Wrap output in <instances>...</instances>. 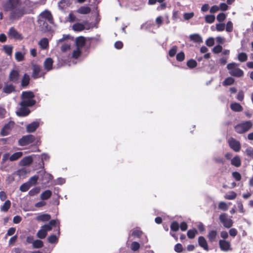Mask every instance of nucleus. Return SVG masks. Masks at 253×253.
Segmentation results:
<instances>
[{
  "label": "nucleus",
  "instance_id": "obj_1",
  "mask_svg": "<svg viewBox=\"0 0 253 253\" xmlns=\"http://www.w3.org/2000/svg\"><path fill=\"white\" fill-rule=\"evenodd\" d=\"M21 0H4L1 6L4 12H9V19L10 20H18L26 13L25 9L21 7Z\"/></svg>",
  "mask_w": 253,
  "mask_h": 253
},
{
  "label": "nucleus",
  "instance_id": "obj_2",
  "mask_svg": "<svg viewBox=\"0 0 253 253\" xmlns=\"http://www.w3.org/2000/svg\"><path fill=\"white\" fill-rule=\"evenodd\" d=\"M41 143L40 138L36 137L32 134L24 135L18 141V145L20 146H25L31 144L39 146Z\"/></svg>",
  "mask_w": 253,
  "mask_h": 253
},
{
  "label": "nucleus",
  "instance_id": "obj_3",
  "mask_svg": "<svg viewBox=\"0 0 253 253\" xmlns=\"http://www.w3.org/2000/svg\"><path fill=\"white\" fill-rule=\"evenodd\" d=\"M238 67V64L235 62H232L228 64L226 68L229 71V74L231 76L241 78L244 76V73L243 71Z\"/></svg>",
  "mask_w": 253,
  "mask_h": 253
},
{
  "label": "nucleus",
  "instance_id": "obj_4",
  "mask_svg": "<svg viewBox=\"0 0 253 253\" xmlns=\"http://www.w3.org/2000/svg\"><path fill=\"white\" fill-rule=\"evenodd\" d=\"M20 79V70L16 68L11 69L8 76V81L12 84H17L19 83Z\"/></svg>",
  "mask_w": 253,
  "mask_h": 253
},
{
  "label": "nucleus",
  "instance_id": "obj_5",
  "mask_svg": "<svg viewBox=\"0 0 253 253\" xmlns=\"http://www.w3.org/2000/svg\"><path fill=\"white\" fill-rule=\"evenodd\" d=\"M252 126V123L251 121L245 122L237 125L235 127V130L238 133H243L248 131Z\"/></svg>",
  "mask_w": 253,
  "mask_h": 253
},
{
  "label": "nucleus",
  "instance_id": "obj_6",
  "mask_svg": "<svg viewBox=\"0 0 253 253\" xmlns=\"http://www.w3.org/2000/svg\"><path fill=\"white\" fill-rule=\"evenodd\" d=\"M8 38L10 39H14L17 41H21L23 39V36L14 27L9 28L8 32Z\"/></svg>",
  "mask_w": 253,
  "mask_h": 253
},
{
  "label": "nucleus",
  "instance_id": "obj_7",
  "mask_svg": "<svg viewBox=\"0 0 253 253\" xmlns=\"http://www.w3.org/2000/svg\"><path fill=\"white\" fill-rule=\"evenodd\" d=\"M219 219L225 227L229 228L232 226L233 221L230 218L227 217V215L226 213L221 214L219 215Z\"/></svg>",
  "mask_w": 253,
  "mask_h": 253
},
{
  "label": "nucleus",
  "instance_id": "obj_8",
  "mask_svg": "<svg viewBox=\"0 0 253 253\" xmlns=\"http://www.w3.org/2000/svg\"><path fill=\"white\" fill-rule=\"evenodd\" d=\"M228 143L229 147L235 152H239L241 146L240 142L233 137H231L228 139Z\"/></svg>",
  "mask_w": 253,
  "mask_h": 253
},
{
  "label": "nucleus",
  "instance_id": "obj_9",
  "mask_svg": "<svg viewBox=\"0 0 253 253\" xmlns=\"http://www.w3.org/2000/svg\"><path fill=\"white\" fill-rule=\"evenodd\" d=\"M14 84L11 83H4V86L2 88V92L7 94H9L12 92L16 91V86L14 85Z\"/></svg>",
  "mask_w": 253,
  "mask_h": 253
},
{
  "label": "nucleus",
  "instance_id": "obj_10",
  "mask_svg": "<svg viewBox=\"0 0 253 253\" xmlns=\"http://www.w3.org/2000/svg\"><path fill=\"white\" fill-rule=\"evenodd\" d=\"M42 69L40 65L34 64L33 65V73L32 77L34 79H38L42 77L44 74H41Z\"/></svg>",
  "mask_w": 253,
  "mask_h": 253
},
{
  "label": "nucleus",
  "instance_id": "obj_11",
  "mask_svg": "<svg viewBox=\"0 0 253 253\" xmlns=\"http://www.w3.org/2000/svg\"><path fill=\"white\" fill-rule=\"evenodd\" d=\"M219 246L220 250L223 252L232 250L230 243L225 240H220L219 241Z\"/></svg>",
  "mask_w": 253,
  "mask_h": 253
},
{
  "label": "nucleus",
  "instance_id": "obj_12",
  "mask_svg": "<svg viewBox=\"0 0 253 253\" xmlns=\"http://www.w3.org/2000/svg\"><path fill=\"white\" fill-rule=\"evenodd\" d=\"M30 82V77L29 75L27 73H25L21 79V86L22 88H26L27 86L29 84Z\"/></svg>",
  "mask_w": 253,
  "mask_h": 253
},
{
  "label": "nucleus",
  "instance_id": "obj_13",
  "mask_svg": "<svg viewBox=\"0 0 253 253\" xmlns=\"http://www.w3.org/2000/svg\"><path fill=\"white\" fill-rule=\"evenodd\" d=\"M36 101L34 99H22L20 105L21 107H32L35 105Z\"/></svg>",
  "mask_w": 253,
  "mask_h": 253
},
{
  "label": "nucleus",
  "instance_id": "obj_14",
  "mask_svg": "<svg viewBox=\"0 0 253 253\" xmlns=\"http://www.w3.org/2000/svg\"><path fill=\"white\" fill-rule=\"evenodd\" d=\"M199 245L205 251H208L209 250L208 244L206 239L203 236H200L198 238Z\"/></svg>",
  "mask_w": 253,
  "mask_h": 253
},
{
  "label": "nucleus",
  "instance_id": "obj_15",
  "mask_svg": "<svg viewBox=\"0 0 253 253\" xmlns=\"http://www.w3.org/2000/svg\"><path fill=\"white\" fill-rule=\"evenodd\" d=\"M165 0H148V4L150 5H154L157 2L161 3L160 6L158 7L157 9H165L167 7V4L163 2Z\"/></svg>",
  "mask_w": 253,
  "mask_h": 253
},
{
  "label": "nucleus",
  "instance_id": "obj_16",
  "mask_svg": "<svg viewBox=\"0 0 253 253\" xmlns=\"http://www.w3.org/2000/svg\"><path fill=\"white\" fill-rule=\"evenodd\" d=\"M30 113V110L25 107H21L19 110L16 112V114L19 117H25Z\"/></svg>",
  "mask_w": 253,
  "mask_h": 253
},
{
  "label": "nucleus",
  "instance_id": "obj_17",
  "mask_svg": "<svg viewBox=\"0 0 253 253\" xmlns=\"http://www.w3.org/2000/svg\"><path fill=\"white\" fill-rule=\"evenodd\" d=\"M53 61L51 58H46L44 63L43 66L45 70L47 71H49L52 69Z\"/></svg>",
  "mask_w": 253,
  "mask_h": 253
},
{
  "label": "nucleus",
  "instance_id": "obj_18",
  "mask_svg": "<svg viewBox=\"0 0 253 253\" xmlns=\"http://www.w3.org/2000/svg\"><path fill=\"white\" fill-rule=\"evenodd\" d=\"M33 159L32 156H26L24 157L20 162L21 166H29L32 164Z\"/></svg>",
  "mask_w": 253,
  "mask_h": 253
},
{
  "label": "nucleus",
  "instance_id": "obj_19",
  "mask_svg": "<svg viewBox=\"0 0 253 253\" xmlns=\"http://www.w3.org/2000/svg\"><path fill=\"white\" fill-rule=\"evenodd\" d=\"M39 126V123L37 122H33L27 125L26 127V131L28 132H34Z\"/></svg>",
  "mask_w": 253,
  "mask_h": 253
},
{
  "label": "nucleus",
  "instance_id": "obj_20",
  "mask_svg": "<svg viewBox=\"0 0 253 253\" xmlns=\"http://www.w3.org/2000/svg\"><path fill=\"white\" fill-rule=\"evenodd\" d=\"M35 94L32 91H23L21 94L22 99H33Z\"/></svg>",
  "mask_w": 253,
  "mask_h": 253
},
{
  "label": "nucleus",
  "instance_id": "obj_21",
  "mask_svg": "<svg viewBox=\"0 0 253 253\" xmlns=\"http://www.w3.org/2000/svg\"><path fill=\"white\" fill-rule=\"evenodd\" d=\"M85 39L83 37H78L76 40L77 48L82 49L85 45Z\"/></svg>",
  "mask_w": 253,
  "mask_h": 253
},
{
  "label": "nucleus",
  "instance_id": "obj_22",
  "mask_svg": "<svg viewBox=\"0 0 253 253\" xmlns=\"http://www.w3.org/2000/svg\"><path fill=\"white\" fill-rule=\"evenodd\" d=\"M217 236V232L216 230H211L207 235L209 242L211 243L216 241Z\"/></svg>",
  "mask_w": 253,
  "mask_h": 253
},
{
  "label": "nucleus",
  "instance_id": "obj_23",
  "mask_svg": "<svg viewBox=\"0 0 253 253\" xmlns=\"http://www.w3.org/2000/svg\"><path fill=\"white\" fill-rule=\"evenodd\" d=\"M91 11V8L88 6H82L77 10V12L81 14H87Z\"/></svg>",
  "mask_w": 253,
  "mask_h": 253
},
{
  "label": "nucleus",
  "instance_id": "obj_24",
  "mask_svg": "<svg viewBox=\"0 0 253 253\" xmlns=\"http://www.w3.org/2000/svg\"><path fill=\"white\" fill-rule=\"evenodd\" d=\"M41 16L42 18L47 20L49 23H52L53 22V17L50 11L45 10L42 13Z\"/></svg>",
  "mask_w": 253,
  "mask_h": 253
},
{
  "label": "nucleus",
  "instance_id": "obj_25",
  "mask_svg": "<svg viewBox=\"0 0 253 253\" xmlns=\"http://www.w3.org/2000/svg\"><path fill=\"white\" fill-rule=\"evenodd\" d=\"M191 41L196 43H201L203 42V39L201 36L198 34L191 35L189 36Z\"/></svg>",
  "mask_w": 253,
  "mask_h": 253
},
{
  "label": "nucleus",
  "instance_id": "obj_26",
  "mask_svg": "<svg viewBox=\"0 0 253 253\" xmlns=\"http://www.w3.org/2000/svg\"><path fill=\"white\" fill-rule=\"evenodd\" d=\"M231 109L235 112H241L243 110L242 106L238 103H233L230 105Z\"/></svg>",
  "mask_w": 253,
  "mask_h": 253
},
{
  "label": "nucleus",
  "instance_id": "obj_27",
  "mask_svg": "<svg viewBox=\"0 0 253 253\" xmlns=\"http://www.w3.org/2000/svg\"><path fill=\"white\" fill-rule=\"evenodd\" d=\"M10 126L9 124H7L2 128L0 131V135L2 136H6L9 134Z\"/></svg>",
  "mask_w": 253,
  "mask_h": 253
},
{
  "label": "nucleus",
  "instance_id": "obj_28",
  "mask_svg": "<svg viewBox=\"0 0 253 253\" xmlns=\"http://www.w3.org/2000/svg\"><path fill=\"white\" fill-rule=\"evenodd\" d=\"M39 44L43 49H46L48 46V41L46 38H42L39 42Z\"/></svg>",
  "mask_w": 253,
  "mask_h": 253
},
{
  "label": "nucleus",
  "instance_id": "obj_29",
  "mask_svg": "<svg viewBox=\"0 0 253 253\" xmlns=\"http://www.w3.org/2000/svg\"><path fill=\"white\" fill-rule=\"evenodd\" d=\"M11 207V202L7 200L5 201L2 206L0 207V211L3 212H7Z\"/></svg>",
  "mask_w": 253,
  "mask_h": 253
},
{
  "label": "nucleus",
  "instance_id": "obj_30",
  "mask_svg": "<svg viewBox=\"0 0 253 253\" xmlns=\"http://www.w3.org/2000/svg\"><path fill=\"white\" fill-rule=\"evenodd\" d=\"M231 164L236 167H239L241 165V161L239 157L238 156L234 157L231 160Z\"/></svg>",
  "mask_w": 253,
  "mask_h": 253
},
{
  "label": "nucleus",
  "instance_id": "obj_31",
  "mask_svg": "<svg viewBox=\"0 0 253 253\" xmlns=\"http://www.w3.org/2000/svg\"><path fill=\"white\" fill-rule=\"evenodd\" d=\"M85 29L84 25L81 23H76L73 25V29L75 31H82Z\"/></svg>",
  "mask_w": 253,
  "mask_h": 253
},
{
  "label": "nucleus",
  "instance_id": "obj_32",
  "mask_svg": "<svg viewBox=\"0 0 253 253\" xmlns=\"http://www.w3.org/2000/svg\"><path fill=\"white\" fill-rule=\"evenodd\" d=\"M23 156L22 152H17L13 154L9 157V160L11 162L16 161L20 159Z\"/></svg>",
  "mask_w": 253,
  "mask_h": 253
},
{
  "label": "nucleus",
  "instance_id": "obj_33",
  "mask_svg": "<svg viewBox=\"0 0 253 253\" xmlns=\"http://www.w3.org/2000/svg\"><path fill=\"white\" fill-rule=\"evenodd\" d=\"M51 218V216L49 214H42L37 216V219L41 221H47Z\"/></svg>",
  "mask_w": 253,
  "mask_h": 253
},
{
  "label": "nucleus",
  "instance_id": "obj_34",
  "mask_svg": "<svg viewBox=\"0 0 253 253\" xmlns=\"http://www.w3.org/2000/svg\"><path fill=\"white\" fill-rule=\"evenodd\" d=\"M52 195V192L49 190H47L43 192L41 195V198L42 200H46L48 199Z\"/></svg>",
  "mask_w": 253,
  "mask_h": 253
},
{
  "label": "nucleus",
  "instance_id": "obj_35",
  "mask_svg": "<svg viewBox=\"0 0 253 253\" xmlns=\"http://www.w3.org/2000/svg\"><path fill=\"white\" fill-rule=\"evenodd\" d=\"M235 82V79L232 77H227L222 82L223 86H227L233 84Z\"/></svg>",
  "mask_w": 253,
  "mask_h": 253
},
{
  "label": "nucleus",
  "instance_id": "obj_36",
  "mask_svg": "<svg viewBox=\"0 0 253 253\" xmlns=\"http://www.w3.org/2000/svg\"><path fill=\"white\" fill-rule=\"evenodd\" d=\"M3 50L6 54L11 56L12 53L13 46L10 45H4L3 46Z\"/></svg>",
  "mask_w": 253,
  "mask_h": 253
},
{
  "label": "nucleus",
  "instance_id": "obj_37",
  "mask_svg": "<svg viewBox=\"0 0 253 253\" xmlns=\"http://www.w3.org/2000/svg\"><path fill=\"white\" fill-rule=\"evenodd\" d=\"M43 247V243L42 240H36L33 243V248L34 249H40Z\"/></svg>",
  "mask_w": 253,
  "mask_h": 253
},
{
  "label": "nucleus",
  "instance_id": "obj_38",
  "mask_svg": "<svg viewBox=\"0 0 253 253\" xmlns=\"http://www.w3.org/2000/svg\"><path fill=\"white\" fill-rule=\"evenodd\" d=\"M238 59L241 62H246L248 60V55L245 52H241L238 55Z\"/></svg>",
  "mask_w": 253,
  "mask_h": 253
},
{
  "label": "nucleus",
  "instance_id": "obj_39",
  "mask_svg": "<svg viewBox=\"0 0 253 253\" xmlns=\"http://www.w3.org/2000/svg\"><path fill=\"white\" fill-rule=\"evenodd\" d=\"M198 234V231L196 229H190L187 231V235L189 239H193L195 238L196 234Z\"/></svg>",
  "mask_w": 253,
  "mask_h": 253
},
{
  "label": "nucleus",
  "instance_id": "obj_40",
  "mask_svg": "<svg viewBox=\"0 0 253 253\" xmlns=\"http://www.w3.org/2000/svg\"><path fill=\"white\" fill-rule=\"evenodd\" d=\"M237 197V194L234 191H230L224 196L225 199L227 200H233Z\"/></svg>",
  "mask_w": 253,
  "mask_h": 253
},
{
  "label": "nucleus",
  "instance_id": "obj_41",
  "mask_svg": "<svg viewBox=\"0 0 253 253\" xmlns=\"http://www.w3.org/2000/svg\"><path fill=\"white\" fill-rule=\"evenodd\" d=\"M47 234L45 231L42 227L37 232V236L39 238L42 239L46 237Z\"/></svg>",
  "mask_w": 253,
  "mask_h": 253
},
{
  "label": "nucleus",
  "instance_id": "obj_42",
  "mask_svg": "<svg viewBox=\"0 0 253 253\" xmlns=\"http://www.w3.org/2000/svg\"><path fill=\"white\" fill-rule=\"evenodd\" d=\"M31 187V184L29 182H26L22 184L20 187V190L22 192L27 191Z\"/></svg>",
  "mask_w": 253,
  "mask_h": 253
},
{
  "label": "nucleus",
  "instance_id": "obj_43",
  "mask_svg": "<svg viewBox=\"0 0 253 253\" xmlns=\"http://www.w3.org/2000/svg\"><path fill=\"white\" fill-rule=\"evenodd\" d=\"M187 66L190 69H193L197 66V63L194 59H190L187 62Z\"/></svg>",
  "mask_w": 253,
  "mask_h": 253
},
{
  "label": "nucleus",
  "instance_id": "obj_44",
  "mask_svg": "<svg viewBox=\"0 0 253 253\" xmlns=\"http://www.w3.org/2000/svg\"><path fill=\"white\" fill-rule=\"evenodd\" d=\"M170 230L174 232H176L179 230V225L177 221H173L170 226Z\"/></svg>",
  "mask_w": 253,
  "mask_h": 253
},
{
  "label": "nucleus",
  "instance_id": "obj_45",
  "mask_svg": "<svg viewBox=\"0 0 253 253\" xmlns=\"http://www.w3.org/2000/svg\"><path fill=\"white\" fill-rule=\"evenodd\" d=\"M205 22L207 23H212L215 20V16L213 15H207L205 17Z\"/></svg>",
  "mask_w": 253,
  "mask_h": 253
},
{
  "label": "nucleus",
  "instance_id": "obj_46",
  "mask_svg": "<svg viewBox=\"0 0 253 253\" xmlns=\"http://www.w3.org/2000/svg\"><path fill=\"white\" fill-rule=\"evenodd\" d=\"M15 56L16 60L18 62H21L24 60V55L21 52H16Z\"/></svg>",
  "mask_w": 253,
  "mask_h": 253
},
{
  "label": "nucleus",
  "instance_id": "obj_47",
  "mask_svg": "<svg viewBox=\"0 0 253 253\" xmlns=\"http://www.w3.org/2000/svg\"><path fill=\"white\" fill-rule=\"evenodd\" d=\"M57 240L58 238L56 237V236L54 234L51 235L47 238L48 242L51 244H54L56 243L57 242Z\"/></svg>",
  "mask_w": 253,
  "mask_h": 253
},
{
  "label": "nucleus",
  "instance_id": "obj_48",
  "mask_svg": "<svg viewBox=\"0 0 253 253\" xmlns=\"http://www.w3.org/2000/svg\"><path fill=\"white\" fill-rule=\"evenodd\" d=\"M176 59L177 61H183L185 59V54L184 52L181 51L178 53L176 56Z\"/></svg>",
  "mask_w": 253,
  "mask_h": 253
},
{
  "label": "nucleus",
  "instance_id": "obj_49",
  "mask_svg": "<svg viewBox=\"0 0 253 253\" xmlns=\"http://www.w3.org/2000/svg\"><path fill=\"white\" fill-rule=\"evenodd\" d=\"M81 53V49L77 48L76 50L73 51L72 56L74 58L77 59L80 56Z\"/></svg>",
  "mask_w": 253,
  "mask_h": 253
},
{
  "label": "nucleus",
  "instance_id": "obj_50",
  "mask_svg": "<svg viewBox=\"0 0 253 253\" xmlns=\"http://www.w3.org/2000/svg\"><path fill=\"white\" fill-rule=\"evenodd\" d=\"M177 47L176 45H173L172 46V47L170 49V50L169 51V55L170 57H173L177 51Z\"/></svg>",
  "mask_w": 253,
  "mask_h": 253
},
{
  "label": "nucleus",
  "instance_id": "obj_51",
  "mask_svg": "<svg viewBox=\"0 0 253 253\" xmlns=\"http://www.w3.org/2000/svg\"><path fill=\"white\" fill-rule=\"evenodd\" d=\"M38 179L39 176L38 175H34L30 178L29 181L28 182H29L30 184H31L32 186L37 183Z\"/></svg>",
  "mask_w": 253,
  "mask_h": 253
},
{
  "label": "nucleus",
  "instance_id": "obj_52",
  "mask_svg": "<svg viewBox=\"0 0 253 253\" xmlns=\"http://www.w3.org/2000/svg\"><path fill=\"white\" fill-rule=\"evenodd\" d=\"M246 155L251 159H253V148L249 147L245 151Z\"/></svg>",
  "mask_w": 253,
  "mask_h": 253
},
{
  "label": "nucleus",
  "instance_id": "obj_53",
  "mask_svg": "<svg viewBox=\"0 0 253 253\" xmlns=\"http://www.w3.org/2000/svg\"><path fill=\"white\" fill-rule=\"evenodd\" d=\"M140 248V244L137 242H133L131 244V249L133 251H136Z\"/></svg>",
  "mask_w": 253,
  "mask_h": 253
},
{
  "label": "nucleus",
  "instance_id": "obj_54",
  "mask_svg": "<svg viewBox=\"0 0 253 253\" xmlns=\"http://www.w3.org/2000/svg\"><path fill=\"white\" fill-rule=\"evenodd\" d=\"M222 47L221 45L218 44L215 46L212 49V52L215 54H218L222 51Z\"/></svg>",
  "mask_w": 253,
  "mask_h": 253
},
{
  "label": "nucleus",
  "instance_id": "obj_55",
  "mask_svg": "<svg viewBox=\"0 0 253 253\" xmlns=\"http://www.w3.org/2000/svg\"><path fill=\"white\" fill-rule=\"evenodd\" d=\"M142 231L139 229L134 230L132 232V236L134 237H136L138 238H140L142 235Z\"/></svg>",
  "mask_w": 253,
  "mask_h": 253
},
{
  "label": "nucleus",
  "instance_id": "obj_56",
  "mask_svg": "<svg viewBox=\"0 0 253 253\" xmlns=\"http://www.w3.org/2000/svg\"><path fill=\"white\" fill-rule=\"evenodd\" d=\"M225 18L226 15L223 12L219 13L216 17L217 20L220 22H223Z\"/></svg>",
  "mask_w": 253,
  "mask_h": 253
},
{
  "label": "nucleus",
  "instance_id": "obj_57",
  "mask_svg": "<svg viewBox=\"0 0 253 253\" xmlns=\"http://www.w3.org/2000/svg\"><path fill=\"white\" fill-rule=\"evenodd\" d=\"M174 249L176 252L180 253L183 251V249L182 245L180 243H178L175 245Z\"/></svg>",
  "mask_w": 253,
  "mask_h": 253
},
{
  "label": "nucleus",
  "instance_id": "obj_58",
  "mask_svg": "<svg viewBox=\"0 0 253 253\" xmlns=\"http://www.w3.org/2000/svg\"><path fill=\"white\" fill-rule=\"evenodd\" d=\"M232 176L237 181L241 180L242 178L241 174L237 171L233 172Z\"/></svg>",
  "mask_w": 253,
  "mask_h": 253
},
{
  "label": "nucleus",
  "instance_id": "obj_59",
  "mask_svg": "<svg viewBox=\"0 0 253 253\" xmlns=\"http://www.w3.org/2000/svg\"><path fill=\"white\" fill-rule=\"evenodd\" d=\"M218 208L223 211H227L228 210V206L227 204L224 202H221L218 204Z\"/></svg>",
  "mask_w": 253,
  "mask_h": 253
},
{
  "label": "nucleus",
  "instance_id": "obj_60",
  "mask_svg": "<svg viewBox=\"0 0 253 253\" xmlns=\"http://www.w3.org/2000/svg\"><path fill=\"white\" fill-rule=\"evenodd\" d=\"M206 44L207 46L211 47L214 45V40L213 38H209L206 41Z\"/></svg>",
  "mask_w": 253,
  "mask_h": 253
},
{
  "label": "nucleus",
  "instance_id": "obj_61",
  "mask_svg": "<svg viewBox=\"0 0 253 253\" xmlns=\"http://www.w3.org/2000/svg\"><path fill=\"white\" fill-rule=\"evenodd\" d=\"M226 31L231 32L233 31V24L231 21H228L226 25Z\"/></svg>",
  "mask_w": 253,
  "mask_h": 253
},
{
  "label": "nucleus",
  "instance_id": "obj_62",
  "mask_svg": "<svg viewBox=\"0 0 253 253\" xmlns=\"http://www.w3.org/2000/svg\"><path fill=\"white\" fill-rule=\"evenodd\" d=\"M225 25L224 23H219L216 25V29L217 31H223L225 29Z\"/></svg>",
  "mask_w": 253,
  "mask_h": 253
},
{
  "label": "nucleus",
  "instance_id": "obj_63",
  "mask_svg": "<svg viewBox=\"0 0 253 253\" xmlns=\"http://www.w3.org/2000/svg\"><path fill=\"white\" fill-rule=\"evenodd\" d=\"M39 192H40V189L37 188H35L31 189L29 192V195L31 196H33L37 194L38 193H39Z\"/></svg>",
  "mask_w": 253,
  "mask_h": 253
},
{
  "label": "nucleus",
  "instance_id": "obj_64",
  "mask_svg": "<svg viewBox=\"0 0 253 253\" xmlns=\"http://www.w3.org/2000/svg\"><path fill=\"white\" fill-rule=\"evenodd\" d=\"M16 229L14 227H11L10 228L7 232V233L5 235V238H6L8 236H11L13 235L14 233L15 232Z\"/></svg>",
  "mask_w": 253,
  "mask_h": 253
}]
</instances>
